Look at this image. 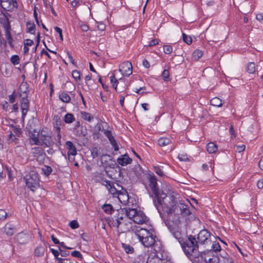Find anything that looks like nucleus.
<instances>
[{
	"label": "nucleus",
	"mask_w": 263,
	"mask_h": 263,
	"mask_svg": "<svg viewBox=\"0 0 263 263\" xmlns=\"http://www.w3.org/2000/svg\"><path fill=\"white\" fill-rule=\"evenodd\" d=\"M177 201L174 196H169L168 199L156 207L165 224L168 227V224L178 226L181 223V216L176 214L177 209Z\"/></svg>",
	"instance_id": "1"
},
{
	"label": "nucleus",
	"mask_w": 263,
	"mask_h": 263,
	"mask_svg": "<svg viewBox=\"0 0 263 263\" xmlns=\"http://www.w3.org/2000/svg\"><path fill=\"white\" fill-rule=\"evenodd\" d=\"M185 254L193 263H198L196 256L199 255L198 241L195 237L190 235L180 243Z\"/></svg>",
	"instance_id": "2"
},
{
	"label": "nucleus",
	"mask_w": 263,
	"mask_h": 263,
	"mask_svg": "<svg viewBox=\"0 0 263 263\" xmlns=\"http://www.w3.org/2000/svg\"><path fill=\"white\" fill-rule=\"evenodd\" d=\"M148 180L149 186L152 192L151 197L153 198L154 204L155 207H157L166 200L168 199L169 196H167L165 193L159 190L158 187L157 178L154 174L149 175Z\"/></svg>",
	"instance_id": "3"
},
{
	"label": "nucleus",
	"mask_w": 263,
	"mask_h": 263,
	"mask_svg": "<svg viewBox=\"0 0 263 263\" xmlns=\"http://www.w3.org/2000/svg\"><path fill=\"white\" fill-rule=\"evenodd\" d=\"M139 241L145 247H150L155 245L156 237L152 232L140 227H136L133 229Z\"/></svg>",
	"instance_id": "4"
},
{
	"label": "nucleus",
	"mask_w": 263,
	"mask_h": 263,
	"mask_svg": "<svg viewBox=\"0 0 263 263\" xmlns=\"http://www.w3.org/2000/svg\"><path fill=\"white\" fill-rule=\"evenodd\" d=\"M26 186L34 192L40 186L39 174L34 171H30L29 174L24 177Z\"/></svg>",
	"instance_id": "5"
},
{
	"label": "nucleus",
	"mask_w": 263,
	"mask_h": 263,
	"mask_svg": "<svg viewBox=\"0 0 263 263\" xmlns=\"http://www.w3.org/2000/svg\"><path fill=\"white\" fill-rule=\"evenodd\" d=\"M155 248L151 251L147 258V263H165L166 261V253L161 249L157 250L155 248L156 245L154 246Z\"/></svg>",
	"instance_id": "6"
},
{
	"label": "nucleus",
	"mask_w": 263,
	"mask_h": 263,
	"mask_svg": "<svg viewBox=\"0 0 263 263\" xmlns=\"http://www.w3.org/2000/svg\"><path fill=\"white\" fill-rule=\"evenodd\" d=\"M1 23L3 25L4 28L5 30L6 36L8 40V43L11 46V42L12 41V37H11L10 33L11 26L9 18L7 16L5 15L4 18L1 20Z\"/></svg>",
	"instance_id": "7"
},
{
	"label": "nucleus",
	"mask_w": 263,
	"mask_h": 263,
	"mask_svg": "<svg viewBox=\"0 0 263 263\" xmlns=\"http://www.w3.org/2000/svg\"><path fill=\"white\" fill-rule=\"evenodd\" d=\"M168 228L170 230L172 234L178 240L180 243L185 239V238L183 237V235L181 233V229L178 226L168 224Z\"/></svg>",
	"instance_id": "8"
},
{
	"label": "nucleus",
	"mask_w": 263,
	"mask_h": 263,
	"mask_svg": "<svg viewBox=\"0 0 263 263\" xmlns=\"http://www.w3.org/2000/svg\"><path fill=\"white\" fill-rule=\"evenodd\" d=\"M119 71L122 74L128 77L133 73V66L130 62L126 61L122 63L119 66Z\"/></svg>",
	"instance_id": "9"
},
{
	"label": "nucleus",
	"mask_w": 263,
	"mask_h": 263,
	"mask_svg": "<svg viewBox=\"0 0 263 263\" xmlns=\"http://www.w3.org/2000/svg\"><path fill=\"white\" fill-rule=\"evenodd\" d=\"M213 251L208 250L207 251H203L201 253L199 252V255L196 256V259L198 260V263H207L209 261L210 257H212L214 255Z\"/></svg>",
	"instance_id": "10"
},
{
	"label": "nucleus",
	"mask_w": 263,
	"mask_h": 263,
	"mask_svg": "<svg viewBox=\"0 0 263 263\" xmlns=\"http://www.w3.org/2000/svg\"><path fill=\"white\" fill-rule=\"evenodd\" d=\"M123 217L122 216L117 217L116 219H112V221H110V226L116 227L118 231L121 232H125L127 231L126 228L123 227L125 223L122 221Z\"/></svg>",
	"instance_id": "11"
},
{
	"label": "nucleus",
	"mask_w": 263,
	"mask_h": 263,
	"mask_svg": "<svg viewBox=\"0 0 263 263\" xmlns=\"http://www.w3.org/2000/svg\"><path fill=\"white\" fill-rule=\"evenodd\" d=\"M210 236V232L208 230L203 229L201 230L198 233L197 239L199 242L201 244H205L211 241Z\"/></svg>",
	"instance_id": "12"
},
{
	"label": "nucleus",
	"mask_w": 263,
	"mask_h": 263,
	"mask_svg": "<svg viewBox=\"0 0 263 263\" xmlns=\"http://www.w3.org/2000/svg\"><path fill=\"white\" fill-rule=\"evenodd\" d=\"M0 2L2 7L7 11H11L17 7L16 0H1Z\"/></svg>",
	"instance_id": "13"
},
{
	"label": "nucleus",
	"mask_w": 263,
	"mask_h": 263,
	"mask_svg": "<svg viewBox=\"0 0 263 263\" xmlns=\"http://www.w3.org/2000/svg\"><path fill=\"white\" fill-rule=\"evenodd\" d=\"M20 97H21V107L22 112V118L24 119L29 110V101L27 95L24 94V96Z\"/></svg>",
	"instance_id": "14"
},
{
	"label": "nucleus",
	"mask_w": 263,
	"mask_h": 263,
	"mask_svg": "<svg viewBox=\"0 0 263 263\" xmlns=\"http://www.w3.org/2000/svg\"><path fill=\"white\" fill-rule=\"evenodd\" d=\"M104 134L108 139L110 144L114 147V150L115 151H118L119 147L118 144L114 136L112 135L111 131L109 130H104Z\"/></svg>",
	"instance_id": "15"
},
{
	"label": "nucleus",
	"mask_w": 263,
	"mask_h": 263,
	"mask_svg": "<svg viewBox=\"0 0 263 263\" xmlns=\"http://www.w3.org/2000/svg\"><path fill=\"white\" fill-rule=\"evenodd\" d=\"M61 126V120L58 115H54L53 117V127L55 132L57 133V136L60 139L61 137L60 134Z\"/></svg>",
	"instance_id": "16"
},
{
	"label": "nucleus",
	"mask_w": 263,
	"mask_h": 263,
	"mask_svg": "<svg viewBox=\"0 0 263 263\" xmlns=\"http://www.w3.org/2000/svg\"><path fill=\"white\" fill-rule=\"evenodd\" d=\"M118 163L122 166H125L128 164H130L132 159L130 158L127 154L121 155L117 159Z\"/></svg>",
	"instance_id": "17"
},
{
	"label": "nucleus",
	"mask_w": 263,
	"mask_h": 263,
	"mask_svg": "<svg viewBox=\"0 0 263 263\" xmlns=\"http://www.w3.org/2000/svg\"><path fill=\"white\" fill-rule=\"evenodd\" d=\"M146 219L145 214L141 211H138L136 215L134 217L133 221L138 224L144 223Z\"/></svg>",
	"instance_id": "18"
},
{
	"label": "nucleus",
	"mask_w": 263,
	"mask_h": 263,
	"mask_svg": "<svg viewBox=\"0 0 263 263\" xmlns=\"http://www.w3.org/2000/svg\"><path fill=\"white\" fill-rule=\"evenodd\" d=\"M65 145L68 150V156L69 157V159L70 160V156H75L77 152L76 151V148L73 145V143L71 141H68L66 142Z\"/></svg>",
	"instance_id": "19"
},
{
	"label": "nucleus",
	"mask_w": 263,
	"mask_h": 263,
	"mask_svg": "<svg viewBox=\"0 0 263 263\" xmlns=\"http://www.w3.org/2000/svg\"><path fill=\"white\" fill-rule=\"evenodd\" d=\"M4 232L8 236L12 235L16 231L15 227L11 223H7L4 227Z\"/></svg>",
	"instance_id": "20"
},
{
	"label": "nucleus",
	"mask_w": 263,
	"mask_h": 263,
	"mask_svg": "<svg viewBox=\"0 0 263 263\" xmlns=\"http://www.w3.org/2000/svg\"><path fill=\"white\" fill-rule=\"evenodd\" d=\"M40 140L42 144L45 145L47 147H50L53 145L54 142L53 141L52 138L50 135H48L45 137L40 138Z\"/></svg>",
	"instance_id": "21"
},
{
	"label": "nucleus",
	"mask_w": 263,
	"mask_h": 263,
	"mask_svg": "<svg viewBox=\"0 0 263 263\" xmlns=\"http://www.w3.org/2000/svg\"><path fill=\"white\" fill-rule=\"evenodd\" d=\"M16 237L17 241L21 244H25L29 240V236L23 232L19 233Z\"/></svg>",
	"instance_id": "22"
},
{
	"label": "nucleus",
	"mask_w": 263,
	"mask_h": 263,
	"mask_svg": "<svg viewBox=\"0 0 263 263\" xmlns=\"http://www.w3.org/2000/svg\"><path fill=\"white\" fill-rule=\"evenodd\" d=\"M19 90L20 96H24V94L28 96L29 93L28 85L26 83H22L20 86Z\"/></svg>",
	"instance_id": "23"
},
{
	"label": "nucleus",
	"mask_w": 263,
	"mask_h": 263,
	"mask_svg": "<svg viewBox=\"0 0 263 263\" xmlns=\"http://www.w3.org/2000/svg\"><path fill=\"white\" fill-rule=\"evenodd\" d=\"M179 206V210L182 215L184 216L189 215L191 214L189 206L184 204H180L177 205V207Z\"/></svg>",
	"instance_id": "24"
},
{
	"label": "nucleus",
	"mask_w": 263,
	"mask_h": 263,
	"mask_svg": "<svg viewBox=\"0 0 263 263\" xmlns=\"http://www.w3.org/2000/svg\"><path fill=\"white\" fill-rule=\"evenodd\" d=\"M116 184L119 188L121 189V190H119V192H118L117 195V197L118 198L119 200L121 201V197H119V196H124V199H128V195L126 190L123 189V187L120 186L118 183Z\"/></svg>",
	"instance_id": "25"
},
{
	"label": "nucleus",
	"mask_w": 263,
	"mask_h": 263,
	"mask_svg": "<svg viewBox=\"0 0 263 263\" xmlns=\"http://www.w3.org/2000/svg\"><path fill=\"white\" fill-rule=\"evenodd\" d=\"M45 248L41 245H39L35 249L34 254L35 256L41 257L44 255Z\"/></svg>",
	"instance_id": "26"
},
{
	"label": "nucleus",
	"mask_w": 263,
	"mask_h": 263,
	"mask_svg": "<svg viewBox=\"0 0 263 263\" xmlns=\"http://www.w3.org/2000/svg\"><path fill=\"white\" fill-rule=\"evenodd\" d=\"M219 263H234L233 260L231 258L227 253H224L223 255H221Z\"/></svg>",
	"instance_id": "27"
},
{
	"label": "nucleus",
	"mask_w": 263,
	"mask_h": 263,
	"mask_svg": "<svg viewBox=\"0 0 263 263\" xmlns=\"http://www.w3.org/2000/svg\"><path fill=\"white\" fill-rule=\"evenodd\" d=\"M30 139L34 144L42 145L40 139L39 138V133H29Z\"/></svg>",
	"instance_id": "28"
},
{
	"label": "nucleus",
	"mask_w": 263,
	"mask_h": 263,
	"mask_svg": "<svg viewBox=\"0 0 263 263\" xmlns=\"http://www.w3.org/2000/svg\"><path fill=\"white\" fill-rule=\"evenodd\" d=\"M206 149L209 153L213 154L217 150V146L213 142H209L206 145Z\"/></svg>",
	"instance_id": "29"
},
{
	"label": "nucleus",
	"mask_w": 263,
	"mask_h": 263,
	"mask_svg": "<svg viewBox=\"0 0 263 263\" xmlns=\"http://www.w3.org/2000/svg\"><path fill=\"white\" fill-rule=\"evenodd\" d=\"M107 189L109 192L114 197H117L118 192H119V189H117L115 187L114 182H112L111 184H110V186H109Z\"/></svg>",
	"instance_id": "30"
},
{
	"label": "nucleus",
	"mask_w": 263,
	"mask_h": 263,
	"mask_svg": "<svg viewBox=\"0 0 263 263\" xmlns=\"http://www.w3.org/2000/svg\"><path fill=\"white\" fill-rule=\"evenodd\" d=\"M126 216L130 219H134V217L136 215L137 210L135 209H126L125 210Z\"/></svg>",
	"instance_id": "31"
},
{
	"label": "nucleus",
	"mask_w": 263,
	"mask_h": 263,
	"mask_svg": "<svg viewBox=\"0 0 263 263\" xmlns=\"http://www.w3.org/2000/svg\"><path fill=\"white\" fill-rule=\"evenodd\" d=\"M59 99L64 103H69L71 100L70 96L66 92H63L59 94Z\"/></svg>",
	"instance_id": "32"
},
{
	"label": "nucleus",
	"mask_w": 263,
	"mask_h": 263,
	"mask_svg": "<svg viewBox=\"0 0 263 263\" xmlns=\"http://www.w3.org/2000/svg\"><path fill=\"white\" fill-rule=\"evenodd\" d=\"M210 103L211 105L216 107H221L223 104L222 100L217 97L211 99Z\"/></svg>",
	"instance_id": "33"
},
{
	"label": "nucleus",
	"mask_w": 263,
	"mask_h": 263,
	"mask_svg": "<svg viewBox=\"0 0 263 263\" xmlns=\"http://www.w3.org/2000/svg\"><path fill=\"white\" fill-rule=\"evenodd\" d=\"M27 31L31 34H34L35 32V26L33 22H27L26 24Z\"/></svg>",
	"instance_id": "34"
},
{
	"label": "nucleus",
	"mask_w": 263,
	"mask_h": 263,
	"mask_svg": "<svg viewBox=\"0 0 263 263\" xmlns=\"http://www.w3.org/2000/svg\"><path fill=\"white\" fill-rule=\"evenodd\" d=\"M170 142V139L166 137H162L158 139V144L160 146H164L168 144Z\"/></svg>",
	"instance_id": "35"
},
{
	"label": "nucleus",
	"mask_w": 263,
	"mask_h": 263,
	"mask_svg": "<svg viewBox=\"0 0 263 263\" xmlns=\"http://www.w3.org/2000/svg\"><path fill=\"white\" fill-rule=\"evenodd\" d=\"M102 209L107 214H111L114 211V209L110 204H104L102 206Z\"/></svg>",
	"instance_id": "36"
},
{
	"label": "nucleus",
	"mask_w": 263,
	"mask_h": 263,
	"mask_svg": "<svg viewBox=\"0 0 263 263\" xmlns=\"http://www.w3.org/2000/svg\"><path fill=\"white\" fill-rule=\"evenodd\" d=\"M34 127H35V125L34 121L33 120H29L26 127L27 130L29 133H32Z\"/></svg>",
	"instance_id": "37"
},
{
	"label": "nucleus",
	"mask_w": 263,
	"mask_h": 263,
	"mask_svg": "<svg viewBox=\"0 0 263 263\" xmlns=\"http://www.w3.org/2000/svg\"><path fill=\"white\" fill-rule=\"evenodd\" d=\"M247 71L249 73H254L255 71V64L254 62H250L247 65Z\"/></svg>",
	"instance_id": "38"
},
{
	"label": "nucleus",
	"mask_w": 263,
	"mask_h": 263,
	"mask_svg": "<svg viewBox=\"0 0 263 263\" xmlns=\"http://www.w3.org/2000/svg\"><path fill=\"white\" fill-rule=\"evenodd\" d=\"M75 119L72 114L68 113L64 116V122L66 123H71L74 121Z\"/></svg>",
	"instance_id": "39"
},
{
	"label": "nucleus",
	"mask_w": 263,
	"mask_h": 263,
	"mask_svg": "<svg viewBox=\"0 0 263 263\" xmlns=\"http://www.w3.org/2000/svg\"><path fill=\"white\" fill-rule=\"evenodd\" d=\"M203 54L202 51L200 50L197 49L195 50L192 54V58L194 60H198Z\"/></svg>",
	"instance_id": "40"
},
{
	"label": "nucleus",
	"mask_w": 263,
	"mask_h": 263,
	"mask_svg": "<svg viewBox=\"0 0 263 263\" xmlns=\"http://www.w3.org/2000/svg\"><path fill=\"white\" fill-rule=\"evenodd\" d=\"M42 171L46 176H48L52 171V168L48 165H44L42 168Z\"/></svg>",
	"instance_id": "41"
},
{
	"label": "nucleus",
	"mask_w": 263,
	"mask_h": 263,
	"mask_svg": "<svg viewBox=\"0 0 263 263\" xmlns=\"http://www.w3.org/2000/svg\"><path fill=\"white\" fill-rule=\"evenodd\" d=\"M81 116L83 119L88 122H91L93 119V117L90 115V114L82 111L81 112Z\"/></svg>",
	"instance_id": "42"
},
{
	"label": "nucleus",
	"mask_w": 263,
	"mask_h": 263,
	"mask_svg": "<svg viewBox=\"0 0 263 263\" xmlns=\"http://www.w3.org/2000/svg\"><path fill=\"white\" fill-rule=\"evenodd\" d=\"M212 249L211 250L213 251V252L215 254H216L217 252L220 251L221 250V247L219 243L218 242L214 241L212 246Z\"/></svg>",
	"instance_id": "43"
},
{
	"label": "nucleus",
	"mask_w": 263,
	"mask_h": 263,
	"mask_svg": "<svg viewBox=\"0 0 263 263\" xmlns=\"http://www.w3.org/2000/svg\"><path fill=\"white\" fill-rule=\"evenodd\" d=\"M100 148L98 147H93L91 149V156L94 159L99 156Z\"/></svg>",
	"instance_id": "44"
},
{
	"label": "nucleus",
	"mask_w": 263,
	"mask_h": 263,
	"mask_svg": "<svg viewBox=\"0 0 263 263\" xmlns=\"http://www.w3.org/2000/svg\"><path fill=\"white\" fill-rule=\"evenodd\" d=\"M122 247L126 253L128 254L132 253L134 251V248L129 245L122 243Z\"/></svg>",
	"instance_id": "45"
},
{
	"label": "nucleus",
	"mask_w": 263,
	"mask_h": 263,
	"mask_svg": "<svg viewBox=\"0 0 263 263\" xmlns=\"http://www.w3.org/2000/svg\"><path fill=\"white\" fill-rule=\"evenodd\" d=\"M110 82L112 84V87L115 88V90L117 89V85L119 83L118 81L116 79L115 74H113L110 77Z\"/></svg>",
	"instance_id": "46"
},
{
	"label": "nucleus",
	"mask_w": 263,
	"mask_h": 263,
	"mask_svg": "<svg viewBox=\"0 0 263 263\" xmlns=\"http://www.w3.org/2000/svg\"><path fill=\"white\" fill-rule=\"evenodd\" d=\"M11 132L17 137H19L22 133L21 129L20 127L16 126H13L12 130Z\"/></svg>",
	"instance_id": "47"
},
{
	"label": "nucleus",
	"mask_w": 263,
	"mask_h": 263,
	"mask_svg": "<svg viewBox=\"0 0 263 263\" xmlns=\"http://www.w3.org/2000/svg\"><path fill=\"white\" fill-rule=\"evenodd\" d=\"M163 51L165 54H170L173 51V48L170 45H165L163 46Z\"/></svg>",
	"instance_id": "48"
},
{
	"label": "nucleus",
	"mask_w": 263,
	"mask_h": 263,
	"mask_svg": "<svg viewBox=\"0 0 263 263\" xmlns=\"http://www.w3.org/2000/svg\"><path fill=\"white\" fill-rule=\"evenodd\" d=\"M134 171L135 173L136 176H140L142 173V168L139 164H137L134 168Z\"/></svg>",
	"instance_id": "49"
},
{
	"label": "nucleus",
	"mask_w": 263,
	"mask_h": 263,
	"mask_svg": "<svg viewBox=\"0 0 263 263\" xmlns=\"http://www.w3.org/2000/svg\"><path fill=\"white\" fill-rule=\"evenodd\" d=\"M182 37L183 41L187 44L190 45L192 43V39L190 36L186 35L185 33H183Z\"/></svg>",
	"instance_id": "50"
},
{
	"label": "nucleus",
	"mask_w": 263,
	"mask_h": 263,
	"mask_svg": "<svg viewBox=\"0 0 263 263\" xmlns=\"http://www.w3.org/2000/svg\"><path fill=\"white\" fill-rule=\"evenodd\" d=\"M212 257L213 258L210 259L209 261H208L207 263H219L220 258H219L217 254H214Z\"/></svg>",
	"instance_id": "51"
},
{
	"label": "nucleus",
	"mask_w": 263,
	"mask_h": 263,
	"mask_svg": "<svg viewBox=\"0 0 263 263\" xmlns=\"http://www.w3.org/2000/svg\"><path fill=\"white\" fill-rule=\"evenodd\" d=\"M72 75L76 81L80 80V72L78 70H73L72 72Z\"/></svg>",
	"instance_id": "52"
},
{
	"label": "nucleus",
	"mask_w": 263,
	"mask_h": 263,
	"mask_svg": "<svg viewBox=\"0 0 263 263\" xmlns=\"http://www.w3.org/2000/svg\"><path fill=\"white\" fill-rule=\"evenodd\" d=\"M74 133L76 136L79 137H84L86 135L85 132L84 131L82 127L81 128L80 130L78 129L74 130Z\"/></svg>",
	"instance_id": "53"
},
{
	"label": "nucleus",
	"mask_w": 263,
	"mask_h": 263,
	"mask_svg": "<svg viewBox=\"0 0 263 263\" xmlns=\"http://www.w3.org/2000/svg\"><path fill=\"white\" fill-rule=\"evenodd\" d=\"M10 60L12 63H13L14 65L18 64L20 62L19 57L17 55H12Z\"/></svg>",
	"instance_id": "54"
},
{
	"label": "nucleus",
	"mask_w": 263,
	"mask_h": 263,
	"mask_svg": "<svg viewBox=\"0 0 263 263\" xmlns=\"http://www.w3.org/2000/svg\"><path fill=\"white\" fill-rule=\"evenodd\" d=\"M71 256L73 257L78 258L81 259V260L83 259V256L81 253L78 251H73L71 253Z\"/></svg>",
	"instance_id": "55"
},
{
	"label": "nucleus",
	"mask_w": 263,
	"mask_h": 263,
	"mask_svg": "<svg viewBox=\"0 0 263 263\" xmlns=\"http://www.w3.org/2000/svg\"><path fill=\"white\" fill-rule=\"evenodd\" d=\"M170 76L169 71L168 70L164 69L162 73V77L164 81H167Z\"/></svg>",
	"instance_id": "56"
},
{
	"label": "nucleus",
	"mask_w": 263,
	"mask_h": 263,
	"mask_svg": "<svg viewBox=\"0 0 263 263\" xmlns=\"http://www.w3.org/2000/svg\"><path fill=\"white\" fill-rule=\"evenodd\" d=\"M245 149V145H237L234 147V150L235 152L238 153H241L243 151H244Z\"/></svg>",
	"instance_id": "57"
},
{
	"label": "nucleus",
	"mask_w": 263,
	"mask_h": 263,
	"mask_svg": "<svg viewBox=\"0 0 263 263\" xmlns=\"http://www.w3.org/2000/svg\"><path fill=\"white\" fill-rule=\"evenodd\" d=\"M7 216V212L3 209H0V220H5Z\"/></svg>",
	"instance_id": "58"
},
{
	"label": "nucleus",
	"mask_w": 263,
	"mask_h": 263,
	"mask_svg": "<svg viewBox=\"0 0 263 263\" xmlns=\"http://www.w3.org/2000/svg\"><path fill=\"white\" fill-rule=\"evenodd\" d=\"M178 158L179 159V160L181 161L185 162L189 161V159L188 158L186 154H179Z\"/></svg>",
	"instance_id": "59"
},
{
	"label": "nucleus",
	"mask_w": 263,
	"mask_h": 263,
	"mask_svg": "<svg viewBox=\"0 0 263 263\" xmlns=\"http://www.w3.org/2000/svg\"><path fill=\"white\" fill-rule=\"evenodd\" d=\"M69 226L72 229H76L79 227V224L76 220H72L69 223Z\"/></svg>",
	"instance_id": "60"
},
{
	"label": "nucleus",
	"mask_w": 263,
	"mask_h": 263,
	"mask_svg": "<svg viewBox=\"0 0 263 263\" xmlns=\"http://www.w3.org/2000/svg\"><path fill=\"white\" fill-rule=\"evenodd\" d=\"M101 183L102 185H105L107 188L109 186H110V184H111L112 182L106 179H102L101 180Z\"/></svg>",
	"instance_id": "61"
},
{
	"label": "nucleus",
	"mask_w": 263,
	"mask_h": 263,
	"mask_svg": "<svg viewBox=\"0 0 263 263\" xmlns=\"http://www.w3.org/2000/svg\"><path fill=\"white\" fill-rule=\"evenodd\" d=\"M101 183L102 185H105L107 188L109 186H110V184H111L112 182L106 179H102L101 180Z\"/></svg>",
	"instance_id": "62"
},
{
	"label": "nucleus",
	"mask_w": 263,
	"mask_h": 263,
	"mask_svg": "<svg viewBox=\"0 0 263 263\" xmlns=\"http://www.w3.org/2000/svg\"><path fill=\"white\" fill-rule=\"evenodd\" d=\"M58 263H73L70 258H60L58 259Z\"/></svg>",
	"instance_id": "63"
},
{
	"label": "nucleus",
	"mask_w": 263,
	"mask_h": 263,
	"mask_svg": "<svg viewBox=\"0 0 263 263\" xmlns=\"http://www.w3.org/2000/svg\"><path fill=\"white\" fill-rule=\"evenodd\" d=\"M67 54L70 63L76 67H77V64L71 54L68 51H67Z\"/></svg>",
	"instance_id": "64"
}]
</instances>
